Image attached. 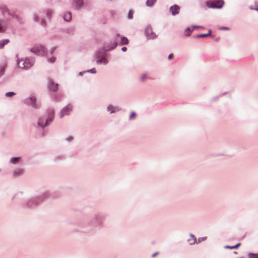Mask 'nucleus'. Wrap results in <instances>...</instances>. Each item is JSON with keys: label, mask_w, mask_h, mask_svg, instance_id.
<instances>
[{"label": "nucleus", "mask_w": 258, "mask_h": 258, "mask_svg": "<svg viewBox=\"0 0 258 258\" xmlns=\"http://www.w3.org/2000/svg\"><path fill=\"white\" fill-rule=\"evenodd\" d=\"M73 109L72 105L69 104L64 106L59 113V117L62 118L64 115H68Z\"/></svg>", "instance_id": "39448f33"}, {"label": "nucleus", "mask_w": 258, "mask_h": 258, "mask_svg": "<svg viewBox=\"0 0 258 258\" xmlns=\"http://www.w3.org/2000/svg\"><path fill=\"white\" fill-rule=\"evenodd\" d=\"M248 258H258V253H249Z\"/></svg>", "instance_id": "2f4dec72"}, {"label": "nucleus", "mask_w": 258, "mask_h": 258, "mask_svg": "<svg viewBox=\"0 0 258 258\" xmlns=\"http://www.w3.org/2000/svg\"><path fill=\"white\" fill-rule=\"evenodd\" d=\"M54 117V112L53 111H51L50 116L46 120L44 126H46L48 125L53 120Z\"/></svg>", "instance_id": "f8f14e48"}, {"label": "nucleus", "mask_w": 258, "mask_h": 258, "mask_svg": "<svg viewBox=\"0 0 258 258\" xmlns=\"http://www.w3.org/2000/svg\"><path fill=\"white\" fill-rule=\"evenodd\" d=\"M45 13H46V15L47 17L48 18H50L53 14V11H52V10H51L50 9L47 10L46 11Z\"/></svg>", "instance_id": "cd10ccee"}, {"label": "nucleus", "mask_w": 258, "mask_h": 258, "mask_svg": "<svg viewBox=\"0 0 258 258\" xmlns=\"http://www.w3.org/2000/svg\"><path fill=\"white\" fill-rule=\"evenodd\" d=\"M38 200L32 199V200H31L30 201H32V202L33 203H34V202L36 203V202H37V201H38Z\"/></svg>", "instance_id": "c03bdc74"}, {"label": "nucleus", "mask_w": 258, "mask_h": 258, "mask_svg": "<svg viewBox=\"0 0 258 258\" xmlns=\"http://www.w3.org/2000/svg\"><path fill=\"white\" fill-rule=\"evenodd\" d=\"M20 158V157H13V158H11L10 161L11 163H12L13 164H16L19 163Z\"/></svg>", "instance_id": "b1692460"}, {"label": "nucleus", "mask_w": 258, "mask_h": 258, "mask_svg": "<svg viewBox=\"0 0 258 258\" xmlns=\"http://www.w3.org/2000/svg\"><path fill=\"white\" fill-rule=\"evenodd\" d=\"M8 15H9L10 16H11V17L14 18V19L17 20L18 21H19V18L17 14H16L15 13H12L10 12H9V13H8Z\"/></svg>", "instance_id": "c756f323"}, {"label": "nucleus", "mask_w": 258, "mask_h": 258, "mask_svg": "<svg viewBox=\"0 0 258 258\" xmlns=\"http://www.w3.org/2000/svg\"><path fill=\"white\" fill-rule=\"evenodd\" d=\"M72 19V14L70 12H66L63 15V20L65 21L69 22Z\"/></svg>", "instance_id": "f3484780"}, {"label": "nucleus", "mask_w": 258, "mask_h": 258, "mask_svg": "<svg viewBox=\"0 0 258 258\" xmlns=\"http://www.w3.org/2000/svg\"><path fill=\"white\" fill-rule=\"evenodd\" d=\"M120 43L121 45H125L128 43V40L126 37H122L120 40Z\"/></svg>", "instance_id": "a878e982"}, {"label": "nucleus", "mask_w": 258, "mask_h": 258, "mask_svg": "<svg viewBox=\"0 0 258 258\" xmlns=\"http://www.w3.org/2000/svg\"><path fill=\"white\" fill-rule=\"evenodd\" d=\"M9 42L8 39H5L0 40V49L4 48L5 45L7 44Z\"/></svg>", "instance_id": "aec40b11"}, {"label": "nucleus", "mask_w": 258, "mask_h": 258, "mask_svg": "<svg viewBox=\"0 0 258 258\" xmlns=\"http://www.w3.org/2000/svg\"><path fill=\"white\" fill-rule=\"evenodd\" d=\"M6 21L4 19H0V32H2L5 29Z\"/></svg>", "instance_id": "393cba45"}, {"label": "nucleus", "mask_w": 258, "mask_h": 258, "mask_svg": "<svg viewBox=\"0 0 258 258\" xmlns=\"http://www.w3.org/2000/svg\"><path fill=\"white\" fill-rule=\"evenodd\" d=\"M119 34H116V36H115V39H117V37H119Z\"/></svg>", "instance_id": "a18cd8bd"}, {"label": "nucleus", "mask_w": 258, "mask_h": 258, "mask_svg": "<svg viewBox=\"0 0 258 258\" xmlns=\"http://www.w3.org/2000/svg\"><path fill=\"white\" fill-rule=\"evenodd\" d=\"M0 11L3 14H5L6 13L8 14L10 12L7 6L5 4L0 5Z\"/></svg>", "instance_id": "dca6fc26"}, {"label": "nucleus", "mask_w": 258, "mask_h": 258, "mask_svg": "<svg viewBox=\"0 0 258 258\" xmlns=\"http://www.w3.org/2000/svg\"><path fill=\"white\" fill-rule=\"evenodd\" d=\"M33 20L36 22H39L41 25L43 24V21L42 20H39V16L37 14H35L33 16Z\"/></svg>", "instance_id": "bb28decb"}, {"label": "nucleus", "mask_w": 258, "mask_h": 258, "mask_svg": "<svg viewBox=\"0 0 258 258\" xmlns=\"http://www.w3.org/2000/svg\"><path fill=\"white\" fill-rule=\"evenodd\" d=\"M48 88L50 91L56 92L58 90V84H55L52 81L49 80L48 83Z\"/></svg>", "instance_id": "1a4fd4ad"}, {"label": "nucleus", "mask_w": 258, "mask_h": 258, "mask_svg": "<svg viewBox=\"0 0 258 258\" xmlns=\"http://www.w3.org/2000/svg\"><path fill=\"white\" fill-rule=\"evenodd\" d=\"M28 206H30L31 204L30 203H28Z\"/></svg>", "instance_id": "8fccbe9b"}, {"label": "nucleus", "mask_w": 258, "mask_h": 258, "mask_svg": "<svg viewBox=\"0 0 258 258\" xmlns=\"http://www.w3.org/2000/svg\"><path fill=\"white\" fill-rule=\"evenodd\" d=\"M190 245L194 244L197 241L196 237L192 234H190V238L187 240Z\"/></svg>", "instance_id": "a211bd4d"}, {"label": "nucleus", "mask_w": 258, "mask_h": 258, "mask_svg": "<svg viewBox=\"0 0 258 258\" xmlns=\"http://www.w3.org/2000/svg\"><path fill=\"white\" fill-rule=\"evenodd\" d=\"M5 73V68L4 67H2L0 68V77H2Z\"/></svg>", "instance_id": "c9c22d12"}, {"label": "nucleus", "mask_w": 258, "mask_h": 258, "mask_svg": "<svg viewBox=\"0 0 258 258\" xmlns=\"http://www.w3.org/2000/svg\"><path fill=\"white\" fill-rule=\"evenodd\" d=\"M87 72H90V73H92V74H95L96 73V71L95 68H92L91 70H88Z\"/></svg>", "instance_id": "e433bc0d"}, {"label": "nucleus", "mask_w": 258, "mask_h": 258, "mask_svg": "<svg viewBox=\"0 0 258 258\" xmlns=\"http://www.w3.org/2000/svg\"><path fill=\"white\" fill-rule=\"evenodd\" d=\"M254 10H255L256 11H258V8H255V9H254Z\"/></svg>", "instance_id": "09e8293b"}, {"label": "nucleus", "mask_w": 258, "mask_h": 258, "mask_svg": "<svg viewBox=\"0 0 258 258\" xmlns=\"http://www.w3.org/2000/svg\"><path fill=\"white\" fill-rule=\"evenodd\" d=\"M24 173V169L22 168L18 167L14 169L13 172V175L15 177H18L22 176Z\"/></svg>", "instance_id": "6e6552de"}, {"label": "nucleus", "mask_w": 258, "mask_h": 258, "mask_svg": "<svg viewBox=\"0 0 258 258\" xmlns=\"http://www.w3.org/2000/svg\"><path fill=\"white\" fill-rule=\"evenodd\" d=\"M206 239V237H200L198 239V241L200 242L201 241H204Z\"/></svg>", "instance_id": "4c0bfd02"}, {"label": "nucleus", "mask_w": 258, "mask_h": 258, "mask_svg": "<svg viewBox=\"0 0 258 258\" xmlns=\"http://www.w3.org/2000/svg\"><path fill=\"white\" fill-rule=\"evenodd\" d=\"M107 110L110 112V113H113L119 111L120 109L118 107H114L111 105H109L107 107Z\"/></svg>", "instance_id": "ddd939ff"}, {"label": "nucleus", "mask_w": 258, "mask_h": 258, "mask_svg": "<svg viewBox=\"0 0 258 258\" xmlns=\"http://www.w3.org/2000/svg\"><path fill=\"white\" fill-rule=\"evenodd\" d=\"M156 2L157 0H147L146 5L147 7H153Z\"/></svg>", "instance_id": "6ab92c4d"}, {"label": "nucleus", "mask_w": 258, "mask_h": 258, "mask_svg": "<svg viewBox=\"0 0 258 258\" xmlns=\"http://www.w3.org/2000/svg\"><path fill=\"white\" fill-rule=\"evenodd\" d=\"M193 29H191L190 27H187L185 29L184 32V35L185 36H189L191 35V33Z\"/></svg>", "instance_id": "4be33fe9"}, {"label": "nucleus", "mask_w": 258, "mask_h": 258, "mask_svg": "<svg viewBox=\"0 0 258 258\" xmlns=\"http://www.w3.org/2000/svg\"><path fill=\"white\" fill-rule=\"evenodd\" d=\"M16 93L14 92H9L6 93L5 96L7 97H11L13 95H15Z\"/></svg>", "instance_id": "473e14b6"}, {"label": "nucleus", "mask_w": 258, "mask_h": 258, "mask_svg": "<svg viewBox=\"0 0 258 258\" xmlns=\"http://www.w3.org/2000/svg\"><path fill=\"white\" fill-rule=\"evenodd\" d=\"M24 103L27 105L31 106L34 108L39 106L38 103L36 101V98L34 95H31L24 100Z\"/></svg>", "instance_id": "20e7f679"}, {"label": "nucleus", "mask_w": 258, "mask_h": 258, "mask_svg": "<svg viewBox=\"0 0 258 258\" xmlns=\"http://www.w3.org/2000/svg\"><path fill=\"white\" fill-rule=\"evenodd\" d=\"M126 50H127V48H126V47H125V46L122 47L121 48V50H122V51H123V52L126 51Z\"/></svg>", "instance_id": "79ce46f5"}, {"label": "nucleus", "mask_w": 258, "mask_h": 258, "mask_svg": "<svg viewBox=\"0 0 258 258\" xmlns=\"http://www.w3.org/2000/svg\"><path fill=\"white\" fill-rule=\"evenodd\" d=\"M192 27H193L194 28H203V27H202V26H197V25H193V26H192Z\"/></svg>", "instance_id": "a19ab883"}, {"label": "nucleus", "mask_w": 258, "mask_h": 258, "mask_svg": "<svg viewBox=\"0 0 258 258\" xmlns=\"http://www.w3.org/2000/svg\"><path fill=\"white\" fill-rule=\"evenodd\" d=\"M108 61L106 57L103 56H97L96 57V63L98 64H103L104 65L108 63Z\"/></svg>", "instance_id": "9d476101"}, {"label": "nucleus", "mask_w": 258, "mask_h": 258, "mask_svg": "<svg viewBox=\"0 0 258 258\" xmlns=\"http://www.w3.org/2000/svg\"><path fill=\"white\" fill-rule=\"evenodd\" d=\"M44 120H45L44 118H43V117H40L38 119V122H37L38 126H40L41 127H45V126H44V123H43V122L44 121Z\"/></svg>", "instance_id": "5701e85b"}, {"label": "nucleus", "mask_w": 258, "mask_h": 258, "mask_svg": "<svg viewBox=\"0 0 258 258\" xmlns=\"http://www.w3.org/2000/svg\"><path fill=\"white\" fill-rule=\"evenodd\" d=\"M147 78V74L144 73L142 74L140 77V80L142 82H144Z\"/></svg>", "instance_id": "7c9ffc66"}, {"label": "nucleus", "mask_w": 258, "mask_h": 258, "mask_svg": "<svg viewBox=\"0 0 258 258\" xmlns=\"http://www.w3.org/2000/svg\"><path fill=\"white\" fill-rule=\"evenodd\" d=\"M35 62V59L33 57H27L24 59L17 60V65L20 68L24 69H29Z\"/></svg>", "instance_id": "f03ea898"}, {"label": "nucleus", "mask_w": 258, "mask_h": 258, "mask_svg": "<svg viewBox=\"0 0 258 258\" xmlns=\"http://www.w3.org/2000/svg\"><path fill=\"white\" fill-rule=\"evenodd\" d=\"M224 4L223 0H217L215 2L213 1L207 2L206 6L209 8L212 9H221L222 8Z\"/></svg>", "instance_id": "7ed1b4c3"}, {"label": "nucleus", "mask_w": 258, "mask_h": 258, "mask_svg": "<svg viewBox=\"0 0 258 258\" xmlns=\"http://www.w3.org/2000/svg\"><path fill=\"white\" fill-rule=\"evenodd\" d=\"M117 45V43L116 41L114 42L110 41L106 42L104 44L103 46V49L105 51H110L114 49Z\"/></svg>", "instance_id": "0eeeda50"}, {"label": "nucleus", "mask_w": 258, "mask_h": 258, "mask_svg": "<svg viewBox=\"0 0 258 258\" xmlns=\"http://www.w3.org/2000/svg\"><path fill=\"white\" fill-rule=\"evenodd\" d=\"M75 31V29L73 27H71L64 29H61L59 30L60 32L66 33L69 34H73Z\"/></svg>", "instance_id": "2eb2a0df"}, {"label": "nucleus", "mask_w": 258, "mask_h": 258, "mask_svg": "<svg viewBox=\"0 0 258 258\" xmlns=\"http://www.w3.org/2000/svg\"><path fill=\"white\" fill-rule=\"evenodd\" d=\"M145 34L147 39H155L157 38V35L153 31L151 28L148 27L145 30Z\"/></svg>", "instance_id": "423d86ee"}, {"label": "nucleus", "mask_w": 258, "mask_h": 258, "mask_svg": "<svg viewBox=\"0 0 258 258\" xmlns=\"http://www.w3.org/2000/svg\"><path fill=\"white\" fill-rule=\"evenodd\" d=\"M66 140L68 142H71L73 140V137H69L66 139Z\"/></svg>", "instance_id": "58836bf2"}, {"label": "nucleus", "mask_w": 258, "mask_h": 258, "mask_svg": "<svg viewBox=\"0 0 258 258\" xmlns=\"http://www.w3.org/2000/svg\"><path fill=\"white\" fill-rule=\"evenodd\" d=\"M179 10L180 7L176 5H174L171 6L169 9L170 11L171 12L172 15L173 16L178 14L179 13Z\"/></svg>", "instance_id": "9b49d317"}, {"label": "nucleus", "mask_w": 258, "mask_h": 258, "mask_svg": "<svg viewBox=\"0 0 258 258\" xmlns=\"http://www.w3.org/2000/svg\"><path fill=\"white\" fill-rule=\"evenodd\" d=\"M158 254V252H155V253H154V254H152V257H154L155 256H156Z\"/></svg>", "instance_id": "37998d69"}, {"label": "nucleus", "mask_w": 258, "mask_h": 258, "mask_svg": "<svg viewBox=\"0 0 258 258\" xmlns=\"http://www.w3.org/2000/svg\"><path fill=\"white\" fill-rule=\"evenodd\" d=\"M133 18V12L132 10H130L127 14V18L128 19H132Z\"/></svg>", "instance_id": "f704fd0d"}, {"label": "nucleus", "mask_w": 258, "mask_h": 258, "mask_svg": "<svg viewBox=\"0 0 258 258\" xmlns=\"http://www.w3.org/2000/svg\"><path fill=\"white\" fill-rule=\"evenodd\" d=\"M211 34V30H209L208 33L198 34L195 36V38L206 37L210 36Z\"/></svg>", "instance_id": "412c9836"}, {"label": "nucleus", "mask_w": 258, "mask_h": 258, "mask_svg": "<svg viewBox=\"0 0 258 258\" xmlns=\"http://www.w3.org/2000/svg\"><path fill=\"white\" fill-rule=\"evenodd\" d=\"M240 245V243H237V244H236L234 246H228V245H226L225 246V248H228V249H235V248H237V247H238V246Z\"/></svg>", "instance_id": "c85d7f7f"}, {"label": "nucleus", "mask_w": 258, "mask_h": 258, "mask_svg": "<svg viewBox=\"0 0 258 258\" xmlns=\"http://www.w3.org/2000/svg\"><path fill=\"white\" fill-rule=\"evenodd\" d=\"M55 48L53 47L49 51H47L44 47L38 46L31 48V51L37 55L43 54L46 55L47 58L48 62L53 63L55 61V57L51 55L52 54Z\"/></svg>", "instance_id": "f257e3e1"}, {"label": "nucleus", "mask_w": 258, "mask_h": 258, "mask_svg": "<svg viewBox=\"0 0 258 258\" xmlns=\"http://www.w3.org/2000/svg\"><path fill=\"white\" fill-rule=\"evenodd\" d=\"M220 30H229V28L226 27H222L220 28Z\"/></svg>", "instance_id": "ea45409f"}, {"label": "nucleus", "mask_w": 258, "mask_h": 258, "mask_svg": "<svg viewBox=\"0 0 258 258\" xmlns=\"http://www.w3.org/2000/svg\"><path fill=\"white\" fill-rule=\"evenodd\" d=\"M79 75H80V76H82V75H83V73H82V72H80V73H79Z\"/></svg>", "instance_id": "de8ad7c7"}, {"label": "nucleus", "mask_w": 258, "mask_h": 258, "mask_svg": "<svg viewBox=\"0 0 258 258\" xmlns=\"http://www.w3.org/2000/svg\"><path fill=\"white\" fill-rule=\"evenodd\" d=\"M172 54H170L169 55V56H168V58H171V57H172Z\"/></svg>", "instance_id": "49530a36"}, {"label": "nucleus", "mask_w": 258, "mask_h": 258, "mask_svg": "<svg viewBox=\"0 0 258 258\" xmlns=\"http://www.w3.org/2000/svg\"><path fill=\"white\" fill-rule=\"evenodd\" d=\"M73 5L75 6L77 9H80L83 6V0H73Z\"/></svg>", "instance_id": "4468645a"}, {"label": "nucleus", "mask_w": 258, "mask_h": 258, "mask_svg": "<svg viewBox=\"0 0 258 258\" xmlns=\"http://www.w3.org/2000/svg\"><path fill=\"white\" fill-rule=\"evenodd\" d=\"M136 117V113L135 111H133L129 117L130 120L134 119Z\"/></svg>", "instance_id": "72a5a7b5"}]
</instances>
